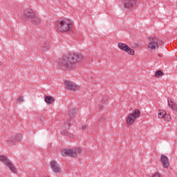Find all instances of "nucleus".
Here are the masks:
<instances>
[{"mask_svg": "<svg viewBox=\"0 0 177 177\" xmlns=\"http://www.w3.org/2000/svg\"><path fill=\"white\" fill-rule=\"evenodd\" d=\"M84 60V55L79 53H71L66 57L59 59L58 66L62 70L70 71L77 68V64Z\"/></svg>", "mask_w": 177, "mask_h": 177, "instance_id": "1", "label": "nucleus"}, {"mask_svg": "<svg viewBox=\"0 0 177 177\" xmlns=\"http://www.w3.org/2000/svg\"><path fill=\"white\" fill-rule=\"evenodd\" d=\"M57 30L59 32H68L71 31L73 24L68 19H59L57 21Z\"/></svg>", "mask_w": 177, "mask_h": 177, "instance_id": "2", "label": "nucleus"}, {"mask_svg": "<svg viewBox=\"0 0 177 177\" xmlns=\"http://www.w3.org/2000/svg\"><path fill=\"white\" fill-rule=\"evenodd\" d=\"M149 39L148 48L151 50H156V49L160 48V45H162V40L157 38V37H149Z\"/></svg>", "mask_w": 177, "mask_h": 177, "instance_id": "3", "label": "nucleus"}, {"mask_svg": "<svg viewBox=\"0 0 177 177\" xmlns=\"http://www.w3.org/2000/svg\"><path fill=\"white\" fill-rule=\"evenodd\" d=\"M0 161H1L3 164L6 165V167H8V168H9L10 171H12V172H13L14 174L17 173V169H16L15 165H13L6 156H0Z\"/></svg>", "mask_w": 177, "mask_h": 177, "instance_id": "4", "label": "nucleus"}, {"mask_svg": "<svg viewBox=\"0 0 177 177\" xmlns=\"http://www.w3.org/2000/svg\"><path fill=\"white\" fill-rule=\"evenodd\" d=\"M82 151V149L77 147L74 149H64L62 151V156H70L71 157H77L78 154Z\"/></svg>", "mask_w": 177, "mask_h": 177, "instance_id": "5", "label": "nucleus"}, {"mask_svg": "<svg viewBox=\"0 0 177 177\" xmlns=\"http://www.w3.org/2000/svg\"><path fill=\"white\" fill-rule=\"evenodd\" d=\"M140 115V111L139 109H136L132 113L129 114L127 119V124L128 125H132L133 122L136 120V118Z\"/></svg>", "mask_w": 177, "mask_h": 177, "instance_id": "6", "label": "nucleus"}, {"mask_svg": "<svg viewBox=\"0 0 177 177\" xmlns=\"http://www.w3.org/2000/svg\"><path fill=\"white\" fill-rule=\"evenodd\" d=\"M77 114H78V108H72L70 109L68 113V120L65 122L66 127H71V120Z\"/></svg>", "mask_w": 177, "mask_h": 177, "instance_id": "7", "label": "nucleus"}, {"mask_svg": "<svg viewBox=\"0 0 177 177\" xmlns=\"http://www.w3.org/2000/svg\"><path fill=\"white\" fill-rule=\"evenodd\" d=\"M118 47L119 48V49H120V50L126 52V53H128V55H130V56H133V55H135V50H133V49L131 48L128 45L124 43L118 44Z\"/></svg>", "mask_w": 177, "mask_h": 177, "instance_id": "8", "label": "nucleus"}, {"mask_svg": "<svg viewBox=\"0 0 177 177\" xmlns=\"http://www.w3.org/2000/svg\"><path fill=\"white\" fill-rule=\"evenodd\" d=\"M122 3L124 9L130 10L138 4V0H122Z\"/></svg>", "mask_w": 177, "mask_h": 177, "instance_id": "9", "label": "nucleus"}, {"mask_svg": "<svg viewBox=\"0 0 177 177\" xmlns=\"http://www.w3.org/2000/svg\"><path fill=\"white\" fill-rule=\"evenodd\" d=\"M35 15V12H34V10L31 9H28L25 10L23 18L26 19V20H29V21H30Z\"/></svg>", "mask_w": 177, "mask_h": 177, "instance_id": "10", "label": "nucleus"}, {"mask_svg": "<svg viewBox=\"0 0 177 177\" xmlns=\"http://www.w3.org/2000/svg\"><path fill=\"white\" fill-rule=\"evenodd\" d=\"M66 88L69 91H77L80 89V86H77V84H74V82L66 80L65 81Z\"/></svg>", "mask_w": 177, "mask_h": 177, "instance_id": "11", "label": "nucleus"}, {"mask_svg": "<svg viewBox=\"0 0 177 177\" xmlns=\"http://www.w3.org/2000/svg\"><path fill=\"white\" fill-rule=\"evenodd\" d=\"M160 162L162 164L163 168H168L169 167V159L166 156L162 154L160 156Z\"/></svg>", "mask_w": 177, "mask_h": 177, "instance_id": "12", "label": "nucleus"}, {"mask_svg": "<svg viewBox=\"0 0 177 177\" xmlns=\"http://www.w3.org/2000/svg\"><path fill=\"white\" fill-rule=\"evenodd\" d=\"M50 167L53 172H55L56 174H58V172H60L62 169L60 168V165H59L58 163L55 161H53L50 162Z\"/></svg>", "mask_w": 177, "mask_h": 177, "instance_id": "13", "label": "nucleus"}, {"mask_svg": "<svg viewBox=\"0 0 177 177\" xmlns=\"http://www.w3.org/2000/svg\"><path fill=\"white\" fill-rule=\"evenodd\" d=\"M168 106L171 110L177 112V104L174 101V99L171 98L170 100H168Z\"/></svg>", "mask_w": 177, "mask_h": 177, "instance_id": "14", "label": "nucleus"}, {"mask_svg": "<svg viewBox=\"0 0 177 177\" xmlns=\"http://www.w3.org/2000/svg\"><path fill=\"white\" fill-rule=\"evenodd\" d=\"M40 46L41 48V50L44 51V52H46V50H48L49 49V41L46 39H45L44 41H43L41 44H40Z\"/></svg>", "mask_w": 177, "mask_h": 177, "instance_id": "15", "label": "nucleus"}, {"mask_svg": "<svg viewBox=\"0 0 177 177\" xmlns=\"http://www.w3.org/2000/svg\"><path fill=\"white\" fill-rule=\"evenodd\" d=\"M30 21L32 24H34L35 26H38V24H41L42 19H41V17L35 15L34 17L32 18Z\"/></svg>", "mask_w": 177, "mask_h": 177, "instance_id": "16", "label": "nucleus"}, {"mask_svg": "<svg viewBox=\"0 0 177 177\" xmlns=\"http://www.w3.org/2000/svg\"><path fill=\"white\" fill-rule=\"evenodd\" d=\"M44 100L47 104H52V103H55V98H53L52 96H46Z\"/></svg>", "mask_w": 177, "mask_h": 177, "instance_id": "17", "label": "nucleus"}, {"mask_svg": "<svg viewBox=\"0 0 177 177\" xmlns=\"http://www.w3.org/2000/svg\"><path fill=\"white\" fill-rule=\"evenodd\" d=\"M158 118H165L167 117V111L162 109L158 111Z\"/></svg>", "mask_w": 177, "mask_h": 177, "instance_id": "18", "label": "nucleus"}, {"mask_svg": "<svg viewBox=\"0 0 177 177\" xmlns=\"http://www.w3.org/2000/svg\"><path fill=\"white\" fill-rule=\"evenodd\" d=\"M16 143H17V138H16V137H12L8 139V145H10V146H15Z\"/></svg>", "mask_w": 177, "mask_h": 177, "instance_id": "19", "label": "nucleus"}, {"mask_svg": "<svg viewBox=\"0 0 177 177\" xmlns=\"http://www.w3.org/2000/svg\"><path fill=\"white\" fill-rule=\"evenodd\" d=\"M163 75L162 71H157L155 73V77H157L158 78H160V77H162V75Z\"/></svg>", "mask_w": 177, "mask_h": 177, "instance_id": "20", "label": "nucleus"}, {"mask_svg": "<svg viewBox=\"0 0 177 177\" xmlns=\"http://www.w3.org/2000/svg\"><path fill=\"white\" fill-rule=\"evenodd\" d=\"M151 177H161V174L159 172H155L151 174Z\"/></svg>", "mask_w": 177, "mask_h": 177, "instance_id": "21", "label": "nucleus"}, {"mask_svg": "<svg viewBox=\"0 0 177 177\" xmlns=\"http://www.w3.org/2000/svg\"><path fill=\"white\" fill-rule=\"evenodd\" d=\"M61 135H63V136H68V131L64 130L61 132Z\"/></svg>", "mask_w": 177, "mask_h": 177, "instance_id": "22", "label": "nucleus"}, {"mask_svg": "<svg viewBox=\"0 0 177 177\" xmlns=\"http://www.w3.org/2000/svg\"><path fill=\"white\" fill-rule=\"evenodd\" d=\"M167 116H165V121H171V115H166Z\"/></svg>", "mask_w": 177, "mask_h": 177, "instance_id": "23", "label": "nucleus"}, {"mask_svg": "<svg viewBox=\"0 0 177 177\" xmlns=\"http://www.w3.org/2000/svg\"><path fill=\"white\" fill-rule=\"evenodd\" d=\"M18 102L19 103H21L22 102H24V98L22 96L19 97V98L18 100Z\"/></svg>", "mask_w": 177, "mask_h": 177, "instance_id": "24", "label": "nucleus"}, {"mask_svg": "<svg viewBox=\"0 0 177 177\" xmlns=\"http://www.w3.org/2000/svg\"><path fill=\"white\" fill-rule=\"evenodd\" d=\"M82 131H85V129H88V126L86 124H83L82 127Z\"/></svg>", "mask_w": 177, "mask_h": 177, "instance_id": "25", "label": "nucleus"}, {"mask_svg": "<svg viewBox=\"0 0 177 177\" xmlns=\"http://www.w3.org/2000/svg\"><path fill=\"white\" fill-rule=\"evenodd\" d=\"M0 66H2V62L0 61Z\"/></svg>", "mask_w": 177, "mask_h": 177, "instance_id": "26", "label": "nucleus"}]
</instances>
